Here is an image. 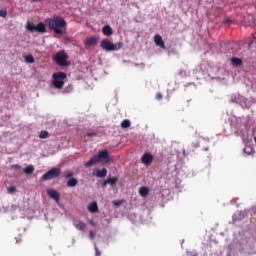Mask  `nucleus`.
<instances>
[{
	"label": "nucleus",
	"instance_id": "1",
	"mask_svg": "<svg viewBox=\"0 0 256 256\" xmlns=\"http://www.w3.org/2000/svg\"><path fill=\"white\" fill-rule=\"evenodd\" d=\"M46 25L52 29L56 35H63V28L67 27V21L61 16H53L46 19Z\"/></svg>",
	"mask_w": 256,
	"mask_h": 256
},
{
	"label": "nucleus",
	"instance_id": "2",
	"mask_svg": "<svg viewBox=\"0 0 256 256\" xmlns=\"http://www.w3.org/2000/svg\"><path fill=\"white\" fill-rule=\"evenodd\" d=\"M109 152L107 150L99 151L88 162L84 164L85 167H93L95 163H109Z\"/></svg>",
	"mask_w": 256,
	"mask_h": 256
},
{
	"label": "nucleus",
	"instance_id": "3",
	"mask_svg": "<svg viewBox=\"0 0 256 256\" xmlns=\"http://www.w3.org/2000/svg\"><path fill=\"white\" fill-rule=\"evenodd\" d=\"M53 61H55V63L57 65H59L60 67H67L69 65H71V62L68 61L69 56L67 55V53L65 52V50H61L59 52H57L53 57H52Z\"/></svg>",
	"mask_w": 256,
	"mask_h": 256
},
{
	"label": "nucleus",
	"instance_id": "4",
	"mask_svg": "<svg viewBox=\"0 0 256 256\" xmlns=\"http://www.w3.org/2000/svg\"><path fill=\"white\" fill-rule=\"evenodd\" d=\"M52 79L55 89H63L65 86V79H67V74L65 72H56L52 75Z\"/></svg>",
	"mask_w": 256,
	"mask_h": 256
},
{
	"label": "nucleus",
	"instance_id": "5",
	"mask_svg": "<svg viewBox=\"0 0 256 256\" xmlns=\"http://www.w3.org/2000/svg\"><path fill=\"white\" fill-rule=\"evenodd\" d=\"M101 49L104 51H119V49L123 48V42H117L113 44L110 40L104 39L100 44Z\"/></svg>",
	"mask_w": 256,
	"mask_h": 256
},
{
	"label": "nucleus",
	"instance_id": "6",
	"mask_svg": "<svg viewBox=\"0 0 256 256\" xmlns=\"http://www.w3.org/2000/svg\"><path fill=\"white\" fill-rule=\"evenodd\" d=\"M59 175H61V169L52 168L51 170H49L48 172L43 174L42 179L44 181H51V179H55V178L59 177Z\"/></svg>",
	"mask_w": 256,
	"mask_h": 256
},
{
	"label": "nucleus",
	"instance_id": "7",
	"mask_svg": "<svg viewBox=\"0 0 256 256\" xmlns=\"http://www.w3.org/2000/svg\"><path fill=\"white\" fill-rule=\"evenodd\" d=\"M47 193L50 199H53L56 203H59L61 199V195L59 194V192H57L55 189H50L47 190Z\"/></svg>",
	"mask_w": 256,
	"mask_h": 256
},
{
	"label": "nucleus",
	"instance_id": "8",
	"mask_svg": "<svg viewBox=\"0 0 256 256\" xmlns=\"http://www.w3.org/2000/svg\"><path fill=\"white\" fill-rule=\"evenodd\" d=\"M98 41H99V38H97L96 36H92V37L86 38L84 41V44L86 47H95Z\"/></svg>",
	"mask_w": 256,
	"mask_h": 256
},
{
	"label": "nucleus",
	"instance_id": "9",
	"mask_svg": "<svg viewBox=\"0 0 256 256\" xmlns=\"http://www.w3.org/2000/svg\"><path fill=\"white\" fill-rule=\"evenodd\" d=\"M143 165H151L153 163V155L151 153H144L141 157Z\"/></svg>",
	"mask_w": 256,
	"mask_h": 256
},
{
	"label": "nucleus",
	"instance_id": "10",
	"mask_svg": "<svg viewBox=\"0 0 256 256\" xmlns=\"http://www.w3.org/2000/svg\"><path fill=\"white\" fill-rule=\"evenodd\" d=\"M154 43H156L157 47H160L161 49H165V42L163 41V38L161 35L156 34L154 36Z\"/></svg>",
	"mask_w": 256,
	"mask_h": 256
},
{
	"label": "nucleus",
	"instance_id": "11",
	"mask_svg": "<svg viewBox=\"0 0 256 256\" xmlns=\"http://www.w3.org/2000/svg\"><path fill=\"white\" fill-rule=\"evenodd\" d=\"M74 227H76L78 231H85V229H87V224H85L83 221L75 220Z\"/></svg>",
	"mask_w": 256,
	"mask_h": 256
},
{
	"label": "nucleus",
	"instance_id": "12",
	"mask_svg": "<svg viewBox=\"0 0 256 256\" xmlns=\"http://www.w3.org/2000/svg\"><path fill=\"white\" fill-rule=\"evenodd\" d=\"M102 33L103 35H105L106 37H111V35H113V28H111V26L109 25H105L102 28Z\"/></svg>",
	"mask_w": 256,
	"mask_h": 256
},
{
	"label": "nucleus",
	"instance_id": "13",
	"mask_svg": "<svg viewBox=\"0 0 256 256\" xmlns=\"http://www.w3.org/2000/svg\"><path fill=\"white\" fill-rule=\"evenodd\" d=\"M94 177H100V179H103L104 177H107V170L105 168L101 170H96V172H93Z\"/></svg>",
	"mask_w": 256,
	"mask_h": 256
},
{
	"label": "nucleus",
	"instance_id": "14",
	"mask_svg": "<svg viewBox=\"0 0 256 256\" xmlns=\"http://www.w3.org/2000/svg\"><path fill=\"white\" fill-rule=\"evenodd\" d=\"M231 64L234 67H241V65H243V60L241 58L232 57L231 58Z\"/></svg>",
	"mask_w": 256,
	"mask_h": 256
},
{
	"label": "nucleus",
	"instance_id": "15",
	"mask_svg": "<svg viewBox=\"0 0 256 256\" xmlns=\"http://www.w3.org/2000/svg\"><path fill=\"white\" fill-rule=\"evenodd\" d=\"M88 211L90 213H97L99 211V206L97 205V202H92L88 205Z\"/></svg>",
	"mask_w": 256,
	"mask_h": 256
},
{
	"label": "nucleus",
	"instance_id": "16",
	"mask_svg": "<svg viewBox=\"0 0 256 256\" xmlns=\"http://www.w3.org/2000/svg\"><path fill=\"white\" fill-rule=\"evenodd\" d=\"M38 33H47V28L45 27V23L39 22L36 26V30Z\"/></svg>",
	"mask_w": 256,
	"mask_h": 256
},
{
	"label": "nucleus",
	"instance_id": "17",
	"mask_svg": "<svg viewBox=\"0 0 256 256\" xmlns=\"http://www.w3.org/2000/svg\"><path fill=\"white\" fill-rule=\"evenodd\" d=\"M139 195L141 197H147L149 195V187L147 186H142L139 188Z\"/></svg>",
	"mask_w": 256,
	"mask_h": 256
},
{
	"label": "nucleus",
	"instance_id": "18",
	"mask_svg": "<svg viewBox=\"0 0 256 256\" xmlns=\"http://www.w3.org/2000/svg\"><path fill=\"white\" fill-rule=\"evenodd\" d=\"M79 185V181L76 178H70L67 181V187H77Z\"/></svg>",
	"mask_w": 256,
	"mask_h": 256
},
{
	"label": "nucleus",
	"instance_id": "19",
	"mask_svg": "<svg viewBox=\"0 0 256 256\" xmlns=\"http://www.w3.org/2000/svg\"><path fill=\"white\" fill-rule=\"evenodd\" d=\"M120 125L122 129H129V127H131V121H129L128 119H125L121 122Z\"/></svg>",
	"mask_w": 256,
	"mask_h": 256
},
{
	"label": "nucleus",
	"instance_id": "20",
	"mask_svg": "<svg viewBox=\"0 0 256 256\" xmlns=\"http://www.w3.org/2000/svg\"><path fill=\"white\" fill-rule=\"evenodd\" d=\"M35 171V168L32 165L27 166L24 168V173L26 175H32V173Z\"/></svg>",
	"mask_w": 256,
	"mask_h": 256
},
{
	"label": "nucleus",
	"instance_id": "21",
	"mask_svg": "<svg viewBox=\"0 0 256 256\" xmlns=\"http://www.w3.org/2000/svg\"><path fill=\"white\" fill-rule=\"evenodd\" d=\"M105 183H108V185H116L117 177L108 178L105 180Z\"/></svg>",
	"mask_w": 256,
	"mask_h": 256
},
{
	"label": "nucleus",
	"instance_id": "22",
	"mask_svg": "<svg viewBox=\"0 0 256 256\" xmlns=\"http://www.w3.org/2000/svg\"><path fill=\"white\" fill-rule=\"evenodd\" d=\"M26 29H27L28 31H31V32L33 33V31L36 30V26H35V24H33L32 22H28L27 25H26Z\"/></svg>",
	"mask_w": 256,
	"mask_h": 256
},
{
	"label": "nucleus",
	"instance_id": "23",
	"mask_svg": "<svg viewBox=\"0 0 256 256\" xmlns=\"http://www.w3.org/2000/svg\"><path fill=\"white\" fill-rule=\"evenodd\" d=\"M24 59H25L26 63H35V58L31 54L25 56Z\"/></svg>",
	"mask_w": 256,
	"mask_h": 256
},
{
	"label": "nucleus",
	"instance_id": "24",
	"mask_svg": "<svg viewBox=\"0 0 256 256\" xmlns=\"http://www.w3.org/2000/svg\"><path fill=\"white\" fill-rule=\"evenodd\" d=\"M49 137V132L47 130H42L39 134L40 139H47Z\"/></svg>",
	"mask_w": 256,
	"mask_h": 256
},
{
	"label": "nucleus",
	"instance_id": "25",
	"mask_svg": "<svg viewBox=\"0 0 256 256\" xmlns=\"http://www.w3.org/2000/svg\"><path fill=\"white\" fill-rule=\"evenodd\" d=\"M64 177H65V179H73V172H71V171H66V172L64 173Z\"/></svg>",
	"mask_w": 256,
	"mask_h": 256
},
{
	"label": "nucleus",
	"instance_id": "26",
	"mask_svg": "<svg viewBox=\"0 0 256 256\" xmlns=\"http://www.w3.org/2000/svg\"><path fill=\"white\" fill-rule=\"evenodd\" d=\"M15 191H17V188H15V186H10L8 188V193H15Z\"/></svg>",
	"mask_w": 256,
	"mask_h": 256
},
{
	"label": "nucleus",
	"instance_id": "27",
	"mask_svg": "<svg viewBox=\"0 0 256 256\" xmlns=\"http://www.w3.org/2000/svg\"><path fill=\"white\" fill-rule=\"evenodd\" d=\"M156 99L161 101V99H163V94H161V92L156 93Z\"/></svg>",
	"mask_w": 256,
	"mask_h": 256
},
{
	"label": "nucleus",
	"instance_id": "28",
	"mask_svg": "<svg viewBox=\"0 0 256 256\" xmlns=\"http://www.w3.org/2000/svg\"><path fill=\"white\" fill-rule=\"evenodd\" d=\"M87 137H97V132H88Z\"/></svg>",
	"mask_w": 256,
	"mask_h": 256
},
{
	"label": "nucleus",
	"instance_id": "29",
	"mask_svg": "<svg viewBox=\"0 0 256 256\" xmlns=\"http://www.w3.org/2000/svg\"><path fill=\"white\" fill-rule=\"evenodd\" d=\"M0 17H7V10H0Z\"/></svg>",
	"mask_w": 256,
	"mask_h": 256
},
{
	"label": "nucleus",
	"instance_id": "30",
	"mask_svg": "<svg viewBox=\"0 0 256 256\" xmlns=\"http://www.w3.org/2000/svg\"><path fill=\"white\" fill-rule=\"evenodd\" d=\"M12 169H14L15 171H19V169H21V166L19 164L13 165Z\"/></svg>",
	"mask_w": 256,
	"mask_h": 256
},
{
	"label": "nucleus",
	"instance_id": "31",
	"mask_svg": "<svg viewBox=\"0 0 256 256\" xmlns=\"http://www.w3.org/2000/svg\"><path fill=\"white\" fill-rule=\"evenodd\" d=\"M89 237L90 239H95V232H93L92 230L89 232Z\"/></svg>",
	"mask_w": 256,
	"mask_h": 256
},
{
	"label": "nucleus",
	"instance_id": "32",
	"mask_svg": "<svg viewBox=\"0 0 256 256\" xmlns=\"http://www.w3.org/2000/svg\"><path fill=\"white\" fill-rule=\"evenodd\" d=\"M95 250H96V256H100L101 252L99 251V248H97V246H95Z\"/></svg>",
	"mask_w": 256,
	"mask_h": 256
},
{
	"label": "nucleus",
	"instance_id": "33",
	"mask_svg": "<svg viewBox=\"0 0 256 256\" xmlns=\"http://www.w3.org/2000/svg\"><path fill=\"white\" fill-rule=\"evenodd\" d=\"M113 205L119 206V205H121V201H114Z\"/></svg>",
	"mask_w": 256,
	"mask_h": 256
},
{
	"label": "nucleus",
	"instance_id": "34",
	"mask_svg": "<svg viewBox=\"0 0 256 256\" xmlns=\"http://www.w3.org/2000/svg\"><path fill=\"white\" fill-rule=\"evenodd\" d=\"M224 23H231V20H230V19H226V20L224 21Z\"/></svg>",
	"mask_w": 256,
	"mask_h": 256
},
{
	"label": "nucleus",
	"instance_id": "35",
	"mask_svg": "<svg viewBox=\"0 0 256 256\" xmlns=\"http://www.w3.org/2000/svg\"><path fill=\"white\" fill-rule=\"evenodd\" d=\"M108 184H109V183H105V180H104L102 186L105 187V186L108 185Z\"/></svg>",
	"mask_w": 256,
	"mask_h": 256
},
{
	"label": "nucleus",
	"instance_id": "36",
	"mask_svg": "<svg viewBox=\"0 0 256 256\" xmlns=\"http://www.w3.org/2000/svg\"><path fill=\"white\" fill-rule=\"evenodd\" d=\"M253 39L256 40V32L253 34Z\"/></svg>",
	"mask_w": 256,
	"mask_h": 256
},
{
	"label": "nucleus",
	"instance_id": "37",
	"mask_svg": "<svg viewBox=\"0 0 256 256\" xmlns=\"http://www.w3.org/2000/svg\"><path fill=\"white\" fill-rule=\"evenodd\" d=\"M245 153H247V148L244 149Z\"/></svg>",
	"mask_w": 256,
	"mask_h": 256
},
{
	"label": "nucleus",
	"instance_id": "38",
	"mask_svg": "<svg viewBox=\"0 0 256 256\" xmlns=\"http://www.w3.org/2000/svg\"><path fill=\"white\" fill-rule=\"evenodd\" d=\"M33 1H43V0H33Z\"/></svg>",
	"mask_w": 256,
	"mask_h": 256
}]
</instances>
